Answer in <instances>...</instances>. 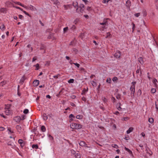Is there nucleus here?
<instances>
[{"label": "nucleus", "instance_id": "f257e3e1", "mask_svg": "<svg viewBox=\"0 0 158 158\" xmlns=\"http://www.w3.org/2000/svg\"><path fill=\"white\" fill-rule=\"evenodd\" d=\"M136 83V81H133L131 83V85L130 88V90L131 91V96H134V94L135 92V85Z\"/></svg>", "mask_w": 158, "mask_h": 158}, {"label": "nucleus", "instance_id": "f03ea898", "mask_svg": "<svg viewBox=\"0 0 158 158\" xmlns=\"http://www.w3.org/2000/svg\"><path fill=\"white\" fill-rule=\"evenodd\" d=\"M109 20L108 18L104 19L103 20V22L102 23H100V24L102 25L101 29V30H104L106 28L105 26L107 24V20Z\"/></svg>", "mask_w": 158, "mask_h": 158}, {"label": "nucleus", "instance_id": "7ed1b4c3", "mask_svg": "<svg viewBox=\"0 0 158 158\" xmlns=\"http://www.w3.org/2000/svg\"><path fill=\"white\" fill-rule=\"evenodd\" d=\"M73 6L75 9V10L77 12H79V7H78V4L77 2H74L73 3V5L71 6V8H73L72 6Z\"/></svg>", "mask_w": 158, "mask_h": 158}, {"label": "nucleus", "instance_id": "20e7f679", "mask_svg": "<svg viewBox=\"0 0 158 158\" xmlns=\"http://www.w3.org/2000/svg\"><path fill=\"white\" fill-rule=\"evenodd\" d=\"M79 7V12H77L79 13H83L84 11L83 8L85 7L84 5L83 4H81L80 5Z\"/></svg>", "mask_w": 158, "mask_h": 158}, {"label": "nucleus", "instance_id": "39448f33", "mask_svg": "<svg viewBox=\"0 0 158 158\" xmlns=\"http://www.w3.org/2000/svg\"><path fill=\"white\" fill-rule=\"evenodd\" d=\"M13 2H12L10 1H7L6 3V5L7 7H11L12 6L13 7V6H14Z\"/></svg>", "mask_w": 158, "mask_h": 158}, {"label": "nucleus", "instance_id": "423d86ee", "mask_svg": "<svg viewBox=\"0 0 158 158\" xmlns=\"http://www.w3.org/2000/svg\"><path fill=\"white\" fill-rule=\"evenodd\" d=\"M79 145L82 147H85L87 148H89V147L87 146V144L84 141H80L79 143Z\"/></svg>", "mask_w": 158, "mask_h": 158}, {"label": "nucleus", "instance_id": "0eeeda50", "mask_svg": "<svg viewBox=\"0 0 158 158\" xmlns=\"http://www.w3.org/2000/svg\"><path fill=\"white\" fill-rule=\"evenodd\" d=\"M26 9H30L32 11H35L36 10V8L31 5H30L28 6H27V8Z\"/></svg>", "mask_w": 158, "mask_h": 158}, {"label": "nucleus", "instance_id": "6e6552de", "mask_svg": "<svg viewBox=\"0 0 158 158\" xmlns=\"http://www.w3.org/2000/svg\"><path fill=\"white\" fill-rule=\"evenodd\" d=\"M120 52L119 51L116 52L114 54V56L117 58H119L120 56Z\"/></svg>", "mask_w": 158, "mask_h": 158}, {"label": "nucleus", "instance_id": "1a4fd4ad", "mask_svg": "<svg viewBox=\"0 0 158 158\" xmlns=\"http://www.w3.org/2000/svg\"><path fill=\"white\" fill-rule=\"evenodd\" d=\"M39 84V81L38 80H34L33 82V84L34 86H37Z\"/></svg>", "mask_w": 158, "mask_h": 158}, {"label": "nucleus", "instance_id": "9d476101", "mask_svg": "<svg viewBox=\"0 0 158 158\" xmlns=\"http://www.w3.org/2000/svg\"><path fill=\"white\" fill-rule=\"evenodd\" d=\"M13 2L15 4H17L18 5H19L20 6L25 8H27V6H24V5L21 4V3H20L19 2Z\"/></svg>", "mask_w": 158, "mask_h": 158}, {"label": "nucleus", "instance_id": "9b49d317", "mask_svg": "<svg viewBox=\"0 0 158 158\" xmlns=\"http://www.w3.org/2000/svg\"><path fill=\"white\" fill-rule=\"evenodd\" d=\"M15 121L17 122H19L21 120V118L19 116L15 117L14 119Z\"/></svg>", "mask_w": 158, "mask_h": 158}, {"label": "nucleus", "instance_id": "f8f14e48", "mask_svg": "<svg viewBox=\"0 0 158 158\" xmlns=\"http://www.w3.org/2000/svg\"><path fill=\"white\" fill-rule=\"evenodd\" d=\"M5 113L6 115H10L11 114L12 111L9 109H6L5 111Z\"/></svg>", "mask_w": 158, "mask_h": 158}, {"label": "nucleus", "instance_id": "ddd939ff", "mask_svg": "<svg viewBox=\"0 0 158 158\" xmlns=\"http://www.w3.org/2000/svg\"><path fill=\"white\" fill-rule=\"evenodd\" d=\"M16 129L17 131L19 132L20 133L21 132L22 128H21V127L19 125H18L16 126Z\"/></svg>", "mask_w": 158, "mask_h": 158}, {"label": "nucleus", "instance_id": "4468645a", "mask_svg": "<svg viewBox=\"0 0 158 158\" xmlns=\"http://www.w3.org/2000/svg\"><path fill=\"white\" fill-rule=\"evenodd\" d=\"M88 88H87L86 89L84 88L83 89L82 91V93H81L82 94V95L85 94L88 91Z\"/></svg>", "mask_w": 158, "mask_h": 158}, {"label": "nucleus", "instance_id": "2eb2a0df", "mask_svg": "<svg viewBox=\"0 0 158 158\" xmlns=\"http://www.w3.org/2000/svg\"><path fill=\"white\" fill-rule=\"evenodd\" d=\"M126 6L128 8H130V6H131V1L129 0H127L126 2Z\"/></svg>", "mask_w": 158, "mask_h": 158}, {"label": "nucleus", "instance_id": "dca6fc26", "mask_svg": "<svg viewBox=\"0 0 158 158\" xmlns=\"http://www.w3.org/2000/svg\"><path fill=\"white\" fill-rule=\"evenodd\" d=\"M134 128L132 127H130L129 129L127 131V133L128 134L132 132Z\"/></svg>", "mask_w": 158, "mask_h": 158}, {"label": "nucleus", "instance_id": "f3484780", "mask_svg": "<svg viewBox=\"0 0 158 158\" xmlns=\"http://www.w3.org/2000/svg\"><path fill=\"white\" fill-rule=\"evenodd\" d=\"M138 60L139 62L141 64H143L144 61L143 59L141 57H140L138 58Z\"/></svg>", "mask_w": 158, "mask_h": 158}, {"label": "nucleus", "instance_id": "a211bd4d", "mask_svg": "<svg viewBox=\"0 0 158 158\" xmlns=\"http://www.w3.org/2000/svg\"><path fill=\"white\" fill-rule=\"evenodd\" d=\"M76 123H72L70 125V127L72 129H75L76 127Z\"/></svg>", "mask_w": 158, "mask_h": 158}, {"label": "nucleus", "instance_id": "6ab92c4d", "mask_svg": "<svg viewBox=\"0 0 158 158\" xmlns=\"http://www.w3.org/2000/svg\"><path fill=\"white\" fill-rule=\"evenodd\" d=\"M70 121H72L74 120V119L75 118V116H74L73 114H71L70 115Z\"/></svg>", "mask_w": 158, "mask_h": 158}, {"label": "nucleus", "instance_id": "aec40b11", "mask_svg": "<svg viewBox=\"0 0 158 158\" xmlns=\"http://www.w3.org/2000/svg\"><path fill=\"white\" fill-rule=\"evenodd\" d=\"M26 79V78L24 76H23L21 79L20 80V83L21 84H23L25 80Z\"/></svg>", "mask_w": 158, "mask_h": 158}, {"label": "nucleus", "instance_id": "412c9836", "mask_svg": "<svg viewBox=\"0 0 158 158\" xmlns=\"http://www.w3.org/2000/svg\"><path fill=\"white\" fill-rule=\"evenodd\" d=\"M0 29L2 30H4L5 29L4 25L3 24L0 23Z\"/></svg>", "mask_w": 158, "mask_h": 158}, {"label": "nucleus", "instance_id": "4be33fe9", "mask_svg": "<svg viewBox=\"0 0 158 158\" xmlns=\"http://www.w3.org/2000/svg\"><path fill=\"white\" fill-rule=\"evenodd\" d=\"M43 118L44 120H46L48 118L47 115L46 114H45V113L44 114H43Z\"/></svg>", "mask_w": 158, "mask_h": 158}, {"label": "nucleus", "instance_id": "5701e85b", "mask_svg": "<svg viewBox=\"0 0 158 158\" xmlns=\"http://www.w3.org/2000/svg\"><path fill=\"white\" fill-rule=\"evenodd\" d=\"M82 127V126L80 124H76V129H79L81 128Z\"/></svg>", "mask_w": 158, "mask_h": 158}, {"label": "nucleus", "instance_id": "b1692460", "mask_svg": "<svg viewBox=\"0 0 158 158\" xmlns=\"http://www.w3.org/2000/svg\"><path fill=\"white\" fill-rule=\"evenodd\" d=\"M11 106V105L7 104L5 105V109L6 110L10 109Z\"/></svg>", "mask_w": 158, "mask_h": 158}, {"label": "nucleus", "instance_id": "393cba45", "mask_svg": "<svg viewBox=\"0 0 158 158\" xmlns=\"http://www.w3.org/2000/svg\"><path fill=\"white\" fill-rule=\"evenodd\" d=\"M74 64L78 68H79L80 66V65L79 64H78L77 63H72L71 61H70V64Z\"/></svg>", "mask_w": 158, "mask_h": 158}, {"label": "nucleus", "instance_id": "a878e982", "mask_svg": "<svg viewBox=\"0 0 158 158\" xmlns=\"http://www.w3.org/2000/svg\"><path fill=\"white\" fill-rule=\"evenodd\" d=\"M74 64L78 68H79L80 66V65L79 64H78L77 63H72L71 61H70V64Z\"/></svg>", "mask_w": 158, "mask_h": 158}, {"label": "nucleus", "instance_id": "bb28decb", "mask_svg": "<svg viewBox=\"0 0 158 158\" xmlns=\"http://www.w3.org/2000/svg\"><path fill=\"white\" fill-rule=\"evenodd\" d=\"M7 83V81H4L2 82H1L0 83V85L2 86H3L4 85L6 84Z\"/></svg>", "mask_w": 158, "mask_h": 158}, {"label": "nucleus", "instance_id": "cd10ccee", "mask_svg": "<svg viewBox=\"0 0 158 158\" xmlns=\"http://www.w3.org/2000/svg\"><path fill=\"white\" fill-rule=\"evenodd\" d=\"M51 1L54 4L57 5L58 3H59V2L57 1V0H51Z\"/></svg>", "mask_w": 158, "mask_h": 158}, {"label": "nucleus", "instance_id": "c85d7f7f", "mask_svg": "<svg viewBox=\"0 0 158 158\" xmlns=\"http://www.w3.org/2000/svg\"><path fill=\"white\" fill-rule=\"evenodd\" d=\"M83 118V116L81 115H77L76 116V118L79 119H82Z\"/></svg>", "mask_w": 158, "mask_h": 158}, {"label": "nucleus", "instance_id": "c756f323", "mask_svg": "<svg viewBox=\"0 0 158 158\" xmlns=\"http://www.w3.org/2000/svg\"><path fill=\"white\" fill-rule=\"evenodd\" d=\"M75 158H80L81 156L80 153H77L75 155H74Z\"/></svg>", "mask_w": 158, "mask_h": 158}, {"label": "nucleus", "instance_id": "7c9ffc66", "mask_svg": "<svg viewBox=\"0 0 158 158\" xmlns=\"http://www.w3.org/2000/svg\"><path fill=\"white\" fill-rule=\"evenodd\" d=\"M38 146L37 144H33L32 146V148H35L36 149H37L38 148Z\"/></svg>", "mask_w": 158, "mask_h": 158}, {"label": "nucleus", "instance_id": "2f4dec72", "mask_svg": "<svg viewBox=\"0 0 158 158\" xmlns=\"http://www.w3.org/2000/svg\"><path fill=\"white\" fill-rule=\"evenodd\" d=\"M85 36V34L84 33H81L80 35V37L82 40H84V37Z\"/></svg>", "mask_w": 158, "mask_h": 158}, {"label": "nucleus", "instance_id": "473e14b6", "mask_svg": "<svg viewBox=\"0 0 158 158\" xmlns=\"http://www.w3.org/2000/svg\"><path fill=\"white\" fill-rule=\"evenodd\" d=\"M148 122L151 123H153L154 122V119L152 118H150L148 119Z\"/></svg>", "mask_w": 158, "mask_h": 158}, {"label": "nucleus", "instance_id": "72a5a7b5", "mask_svg": "<svg viewBox=\"0 0 158 158\" xmlns=\"http://www.w3.org/2000/svg\"><path fill=\"white\" fill-rule=\"evenodd\" d=\"M143 15L144 17H145L147 15V12L146 10H144L143 11Z\"/></svg>", "mask_w": 158, "mask_h": 158}, {"label": "nucleus", "instance_id": "f704fd0d", "mask_svg": "<svg viewBox=\"0 0 158 158\" xmlns=\"http://www.w3.org/2000/svg\"><path fill=\"white\" fill-rule=\"evenodd\" d=\"M41 130L43 132H45L46 131V128L44 126H42L41 127Z\"/></svg>", "mask_w": 158, "mask_h": 158}, {"label": "nucleus", "instance_id": "c9c22d12", "mask_svg": "<svg viewBox=\"0 0 158 158\" xmlns=\"http://www.w3.org/2000/svg\"><path fill=\"white\" fill-rule=\"evenodd\" d=\"M129 119L128 117H124L122 118L121 120L123 121H126Z\"/></svg>", "mask_w": 158, "mask_h": 158}, {"label": "nucleus", "instance_id": "e433bc0d", "mask_svg": "<svg viewBox=\"0 0 158 158\" xmlns=\"http://www.w3.org/2000/svg\"><path fill=\"white\" fill-rule=\"evenodd\" d=\"M34 66L36 67V69H35L36 70H38L39 69V64H37L36 65H34Z\"/></svg>", "mask_w": 158, "mask_h": 158}, {"label": "nucleus", "instance_id": "4c0bfd02", "mask_svg": "<svg viewBox=\"0 0 158 158\" xmlns=\"http://www.w3.org/2000/svg\"><path fill=\"white\" fill-rule=\"evenodd\" d=\"M91 84L93 86L96 87L97 85V83L94 81H92Z\"/></svg>", "mask_w": 158, "mask_h": 158}, {"label": "nucleus", "instance_id": "58836bf2", "mask_svg": "<svg viewBox=\"0 0 158 158\" xmlns=\"http://www.w3.org/2000/svg\"><path fill=\"white\" fill-rule=\"evenodd\" d=\"M111 80L110 78H108L106 80V82L109 83H110Z\"/></svg>", "mask_w": 158, "mask_h": 158}, {"label": "nucleus", "instance_id": "ea45409f", "mask_svg": "<svg viewBox=\"0 0 158 158\" xmlns=\"http://www.w3.org/2000/svg\"><path fill=\"white\" fill-rule=\"evenodd\" d=\"M0 11L3 13L6 12V9L5 8H2L0 9Z\"/></svg>", "mask_w": 158, "mask_h": 158}, {"label": "nucleus", "instance_id": "a19ab883", "mask_svg": "<svg viewBox=\"0 0 158 158\" xmlns=\"http://www.w3.org/2000/svg\"><path fill=\"white\" fill-rule=\"evenodd\" d=\"M18 142L19 144H21L22 143H23L24 142L22 139H20L19 140Z\"/></svg>", "mask_w": 158, "mask_h": 158}, {"label": "nucleus", "instance_id": "79ce46f5", "mask_svg": "<svg viewBox=\"0 0 158 158\" xmlns=\"http://www.w3.org/2000/svg\"><path fill=\"white\" fill-rule=\"evenodd\" d=\"M155 5L156 9H158V0H157L156 1Z\"/></svg>", "mask_w": 158, "mask_h": 158}, {"label": "nucleus", "instance_id": "37998d69", "mask_svg": "<svg viewBox=\"0 0 158 158\" xmlns=\"http://www.w3.org/2000/svg\"><path fill=\"white\" fill-rule=\"evenodd\" d=\"M118 80V78L116 77H114L112 79V81L114 82L115 81H117Z\"/></svg>", "mask_w": 158, "mask_h": 158}, {"label": "nucleus", "instance_id": "c03bdc74", "mask_svg": "<svg viewBox=\"0 0 158 158\" xmlns=\"http://www.w3.org/2000/svg\"><path fill=\"white\" fill-rule=\"evenodd\" d=\"M112 147L116 149L118 148V145L116 144H112Z\"/></svg>", "mask_w": 158, "mask_h": 158}, {"label": "nucleus", "instance_id": "a18cd8bd", "mask_svg": "<svg viewBox=\"0 0 158 158\" xmlns=\"http://www.w3.org/2000/svg\"><path fill=\"white\" fill-rule=\"evenodd\" d=\"M133 27L132 28V32H133L135 30V25L133 23H132Z\"/></svg>", "mask_w": 158, "mask_h": 158}, {"label": "nucleus", "instance_id": "49530a36", "mask_svg": "<svg viewBox=\"0 0 158 158\" xmlns=\"http://www.w3.org/2000/svg\"><path fill=\"white\" fill-rule=\"evenodd\" d=\"M79 21V19H76L73 22V23L75 24H76Z\"/></svg>", "mask_w": 158, "mask_h": 158}, {"label": "nucleus", "instance_id": "de8ad7c7", "mask_svg": "<svg viewBox=\"0 0 158 158\" xmlns=\"http://www.w3.org/2000/svg\"><path fill=\"white\" fill-rule=\"evenodd\" d=\"M13 7L16 8V9H19V10H20L21 11H23V9L21 8H20L19 7L17 6H15L14 5L13 6Z\"/></svg>", "mask_w": 158, "mask_h": 158}, {"label": "nucleus", "instance_id": "09e8293b", "mask_svg": "<svg viewBox=\"0 0 158 158\" xmlns=\"http://www.w3.org/2000/svg\"><path fill=\"white\" fill-rule=\"evenodd\" d=\"M156 92V90L155 89L152 88L151 90V92L152 93H154Z\"/></svg>", "mask_w": 158, "mask_h": 158}, {"label": "nucleus", "instance_id": "8fccbe9b", "mask_svg": "<svg viewBox=\"0 0 158 158\" xmlns=\"http://www.w3.org/2000/svg\"><path fill=\"white\" fill-rule=\"evenodd\" d=\"M29 110L27 109H25L23 111V113L25 114H27L28 113Z\"/></svg>", "mask_w": 158, "mask_h": 158}, {"label": "nucleus", "instance_id": "3c124183", "mask_svg": "<svg viewBox=\"0 0 158 158\" xmlns=\"http://www.w3.org/2000/svg\"><path fill=\"white\" fill-rule=\"evenodd\" d=\"M125 150L126 151H127L128 152H129V153H130L132 152L130 150V149H129L128 148L126 147H125Z\"/></svg>", "mask_w": 158, "mask_h": 158}, {"label": "nucleus", "instance_id": "603ef678", "mask_svg": "<svg viewBox=\"0 0 158 158\" xmlns=\"http://www.w3.org/2000/svg\"><path fill=\"white\" fill-rule=\"evenodd\" d=\"M71 153L75 155L76 154V152L74 150H71Z\"/></svg>", "mask_w": 158, "mask_h": 158}, {"label": "nucleus", "instance_id": "864d4df0", "mask_svg": "<svg viewBox=\"0 0 158 158\" xmlns=\"http://www.w3.org/2000/svg\"><path fill=\"white\" fill-rule=\"evenodd\" d=\"M140 15V13H136L134 14V15L137 17H139Z\"/></svg>", "mask_w": 158, "mask_h": 158}, {"label": "nucleus", "instance_id": "5fc2aeb1", "mask_svg": "<svg viewBox=\"0 0 158 158\" xmlns=\"http://www.w3.org/2000/svg\"><path fill=\"white\" fill-rule=\"evenodd\" d=\"M68 27H66L64 28L63 29L64 32L65 33V32H66L67 31V30H68Z\"/></svg>", "mask_w": 158, "mask_h": 158}, {"label": "nucleus", "instance_id": "6e6d98bb", "mask_svg": "<svg viewBox=\"0 0 158 158\" xmlns=\"http://www.w3.org/2000/svg\"><path fill=\"white\" fill-rule=\"evenodd\" d=\"M37 59V56L34 57L32 59V62H34L35 60H36Z\"/></svg>", "mask_w": 158, "mask_h": 158}, {"label": "nucleus", "instance_id": "4d7b16f0", "mask_svg": "<svg viewBox=\"0 0 158 158\" xmlns=\"http://www.w3.org/2000/svg\"><path fill=\"white\" fill-rule=\"evenodd\" d=\"M64 6L65 9L66 10L68 9L69 7V5H64Z\"/></svg>", "mask_w": 158, "mask_h": 158}, {"label": "nucleus", "instance_id": "13d9d810", "mask_svg": "<svg viewBox=\"0 0 158 158\" xmlns=\"http://www.w3.org/2000/svg\"><path fill=\"white\" fill-rule=\"evenodd\" d=\"M110 0H104L102 2L104 3H108Z\"/></svg>", "mask_w": 158, "mask_h": 158}, {"label": "nucleus", "instance_id": "bf43d9fd", "mask_svg": "<svg viewBox=\"0 0 158 158\" xmlns=\"http://www.w3.org/2000/svg\"><path fill=\"white\" fill-rule=\"evenodd\" d=\"M110 32H108L107 33V34H106V38H107L109 37L110 36Z\"/></svg>", "mask_w": 158, "mask_h": 158}, {"label": "nucleus", "instance_id": "052dcab7", "mask_svg": "<svg viewBox=\"0 0 158 158\" xmlns=\"http://www.w3.org/2000/svg\"><path fill=\"white\" fill-rule=\"evenodd\" d=\"M76 28V26L73 25L72 27L71 28V30H73Z\"/></svg>", "mask_w": 158, "mask_h": 158}, {"label": "nucleus", "instance_id": "680f3d73", "mask_svg": "<svg viewBox=\"0 0 158 158\" xmlns=\"http://www.w3.org/2000/svg\"><path fill=\"white\" fill-rule=\"evenodd\" d=\"M8 130L11 133H14V132L13 131H11V129L10 128L8 129Z\"/></svg>", "mask_w": 158, "mask_h": 158}, {"label": "nucleus", "instance_id": "e2e57ef3", "mask_svg": "<svg viewBox=\"0 0 158 158\" xmlns=\"http://www.w3.org/2000/svg\"><path fill=\"white\" fill-rule=\"evenodd\" d=\"M74 81V80L73 79H70V83H73Z\"/></svg>", "mask_w": 158, "mask_h": 158}, {"label": "nucleus", "instance_id": "0e129e2a", "mask_svg": "<svg viewBox=\"0 0 158 158\" xmlns=\"http://www.w3.org/2000/svg\"><path fill=\"white\" fill-rule=\"evenodd\" d=\"M5 128L3 127H0V131H3L5 130Z\"/></svg>", "mask_w": 158, "mask_h": 158}, {"label": "nucleus", "instance_id": "69168bd1", "mask_svg": "<svg viewBox=\"0 0 158 158\" xmlns=\"http://www.w3.org/2000/svg\"><path fill=\"white\" fill-rule=\"evenodd\" d=\"M19 18L20 19H22L23 18V16L22 15H19Z\"/></svg>", "mask_w": 158, "mask_h": 158}, {"label": "nucleus", "instance_id": "338daca9", "mask_svg": "<svg viewBox=\"0 0 158 158\" xmlns=\"http://www.w3.org/2000/svg\"><path fill=\"white\" fill-rule=\"evenodd\" d=\"M49 137L50 140H52L53 139V137L51 135H49Z\"/></svg>", "mask_w": 158, "mask_h": 158}, {"label": "nucleus", "instance_id": "774afa93", "mask_svg": "<svg viewBox=\"0 0 158 158\" xmlns=\"http://www.w3.org/2000/svg\"><path fill=\"white\" fill-rule=\"evenodd\" d=\"M25 145V143L24 142L23 143H22L21 144H20V146L22 148Z\"/></svg>", "mask_w": 158, "mask_h": 158}]
</instances>
